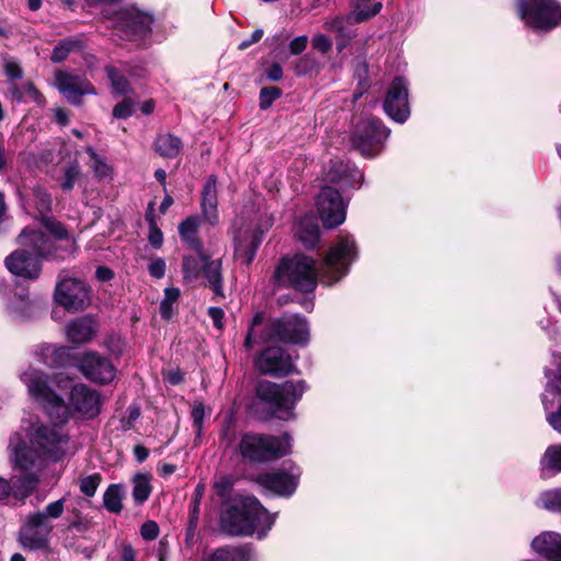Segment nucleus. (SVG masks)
I'll list each match as a JSON object with an SVG mask.
<instances>
[{
  "label": "nucleus",
  "mask_w": 561,
  "mask_h": 561,
  "mask_svg": "<svg viewBox=\"0 0 561 561\" xmlns=\"http://www.w3.org/2000/svg\"><path fill=\"white\" fill-rule=\"evenodd\" d=\"M20 378L30 396L46 410L53 423L34 428L31 435V447L19 445V435L10 439L14 466L24 471V474L19 477L12 485L13 495L15 499L23 500L32 494L38 482L37 476L27 471L37 467L43 458L58 461L70 450L69 435L64 430L70 411L64 399L55 392L54 387L66 391L70 388L71 378L64 373L49 378L33 367L24 370Z\"/></svg>",
  "instance_id": "obj_1"
},
{
  "label": "nucleus",
  "mask_w": 561,
  "mask_h": 561,
  "mask_svg": "<svg viewBox=\"0 0 561 561\" xmlns=\"http://www.w3.org/2000/svg\"><path fill=\"white\" fill-rule=\"evenodd\" d=\"M356 255L354 240L351 237H341L330 248L320 266H317L312 257L295 254L279 262L274 278L280 286L311 293L317 287L318 278L327 285H332L344 277Z\"/></svg>",
  "instance_id": "obj_2"
},
{
  "label": "nucleus",
  "mask_w": 561,
  "mask_h": 561,
  "mask_svg": "<svg viewBox=\"0 0 561 561\" xmlns=\"http://www.w3.org/2000/svg\"><path fill=\"white\" fill-rule=\"evenodd\" d=\"M44 225L56 240L65 241L69 250L56 247L42 230L26 227L18 237L20 248L5 259V266L13 275L35 280L41 275L44 259L64 260L70 254L75 240L64 226L51 218H45Z\"/></svg>",
  "instance_id": "obj_3"
},
{
  "label": "nucleus",
  "mask_w": 561,
  "mask_h": 561,
  "mask_svg": "<svg viewBox=\"0 0 561 561\" xmlns=\"http://www.w3.org/2000/svg\"><path fill=\"white\" fill-rule=\"evenodd\" d=\"M274 522L275 517L252 496L243 497L237 505L227 507L220 518L225 533L232 536L256 534L259 538L267 534Z\"/></svg>",
  "instance_id": "obj_4"
},
{
  "label": "nucleus",
  "mask_w": 561,
  "mask_h": 561,
  "mask_svg": "<svg viewBox=\"0 0 561 561\" xmlns=\"http://www.w3.org/2000/svg\"><path fill=\"white\" fill-rule=\"evenodd\" d=\"M65 510V499L49 503L44 511L30 513L20 530L18 541L30 551H46L49 549L53 519L59 518Z\"/></svg>",
  "instance_id": "obj_5"
},
{
  "label": "nucleus",
  "mask_w": 561,
  "mask_h": 561,
  "mask_svg": "<svg viewBox=\"0 0 561 561\" xmlns=\"http://www.w3.org/2000/svg\"><path fill=\"white\" fill-rule=\"evenodd\" d=\"M305 390L306 385L302 380L285 381L283 385L261 381L256 387V394L262 401L270 404L278 419L287 421L294 417L293 410Z\"/></svg>",
  "instance_id": "obj_6"
},
{
  "label": "nucleus",
  "mask_w": 561,
  "mask_h": 561,
  "mask_svg": "<svg viewBox=\"0 0 561 561\" xmlns=\"http://www.w3.org/2000/svg\"><path fill=\"white\" fill-rule=\"evenodd\" d=\"M239 448L243 458L255 462L268 461L290 453L291 437L288 434L272 436L248 433L242 436Z\"/></svg>",
  "instance_id": "obj_7"
},
{
  "label": "nucleus",
  "mask_w": 561,
  "mask_h": 561,
  "mask_svg": "<svg viewBox=\"0 0 561 561\" xmlns=\"http://www.w3.org/2000/svg\"><path fill=\"white\" fill-rule=\"evenodd\" d=\"M517 12L526 26L548 32L561 23V3L557 0H518Z\"/></svg>",
  "instance_id": "obj_8"
},
{
  "label": "nucleus",
  "mask_w": 561,
  "mask_h": 561,
  "mask_svg": "<svg viewBox=\"0 0 561 561\" xmlns=\"http://www.w3.org/2000/svg\"><path fill=\"white\" fill-rule=\"evenodd\" d=\"M382 8L380 1L370 3V0H353V11L346 18L336 16L325 21L324 28L336 34V49L342 53L355 33L348 27L375 16Z\"/></svg>",
  "instance_id": "obj_9"
},
{
  "label": "nucleus",
  "mask_w": 561,
  "mask_h": 561,
  "mask_svg": "<svg viewBox=\"0 0 561 561\" xmlns=\"http://www.w3.org/2000/svg\"><path fill=\"white\" fill-rule=\"evenodd\" d=\"M390 130L376 118H367L356 124L352 135V145L364 157H374L381 144L389 137Z\"/></svg>",
  "instance_id": "obj_10"
},
{
  "label": "nucleus",
  "mask_w": 561,
  "mask_h": 561,
  "mask_svg": "<svg viewBox=\"0 0 561 561\" xmlns=\"http://www.w3.org/2000/svg\"><path fill=\"white\" fill-rule=\"evenodd\" d=\"M55 301L68 311H80L90 305L89 289L83 280L62 272L54 294Z\"/></svg>",
  "instance_id": "obj_11"
},
{
  "label": "nucleus",
  "mask_w": 561,
  "mask_h": 561,
  "mask_svg": "<svg viewBox=\"0 0 561 561\" xmlns=\"http://www.w3.org/2000/svg\"><path fill=\"white\" fill-rule=\"evenodd\" d=\"M152 16L136 8L119 10L113 21V27L129 41L144 39L151 30Z\"/></svg>",
  "instance_id": "obj_12"
},
{
  "label": "nucleus",
  "mask_w": 561,
  "mask_h": 561,
  "mask_svg": "<svg viewBox=\"0 0 561 561\" xmlns=\"http://www.w3.org/2000/svg\"><path fill=\"white\" fill-rule=\"evenodd\" d=\"M317 207L324 227L332 229L344 222L346 204L336 188L324 186L318 196Z\"/></svg>",
  "instance_id": "obj_13"
},
{
  "label": "nucleus",
  "mask_w": 561,
  "mask_h": 561,
  "mask_svg": "<svg viewBox=\"0 0 561 561\" xmlns=\"http://www.w3.org/2000/svg\"><path fill=\"white\" fill-rule=\"evenodd\" d=\"M267 340L305 345L309 340V328L306 320L299 316H284L271 324Z\"/></svg>",
  "instance_id": "obj_14"
},
{
  "label": "nucleus",
  "mask_w": 561,
  "mask_h": 561,
  "mask_svg": "<svg viewBox=\"0 0 561 561\" xmlns=\"http://www.w3.org/2000/svg\"><path fill=\"white\" fill-rule=\"evenodd\" d=\"M300 471L297 467L282 468L256 477V483L265 491L279 496L291 495L298 484Z\"/></svg>",
  "instance_id": "obj_15"
},
{
  "label": "nucleus",
  "mask_w": 561,
  "mask_h": 561,
  "mask_svg": "<svg viewBox=\"0 0 561 561\" xmlns=\"http://www.w3.org/2000/svg\"><path fill=\"white\" fill-rule=\"evenodd\" d=\"M79 369L87 379L101 385L112 382L117 373L111 359L98 352L84 353L79 360Z\"/></svg>",
  "instance_id": "obj_16"
},
{
  "label": "nucleus",
  "mask_w": 561,
  "mask_h": 561,
  "mask_svg": "<svg viewBox=\"0 0 561 561\" xmlns=\"http://www.w3.org/2000/svg\"><path fill=\"white\" fill-rule=\"evenodd\" d=\"M55 81L59 92L73 105H80L83 95L96 94L95 88L89 80L69 70H57Z\"/></svg>",
  "instance_id": "obj_17"
},
{
  "label": "nucleus",
  "mask_w": 561,
  "mask_h": 561,
  "mask_svg": "<svg viewBox=\"0 0 561 561\" xmlns=\"http://www.w3.org/2000/svg\"><path fill=\"white\" fill-rule=\"evenodd\" d=\"M255 367L261 374L283 377L294 370V362L283 348L267 347L256 358Z\"/></svg>",
  "instance_id": "obj_18"
},
{
  "label": "nucleus",
  "mask_w": 561,
  "mask_h": 561,
  "mask_svg": "<svg viewBox=\"0 0 561 561\" xmlns=\"http://www.w3.org/2000/svg\"><path fill=\"white\" fill-rule=\"evenodd\" d=\"M385 112L398 123H403L410 115L408 102V83L403 78L392 81L383 102Z\"/></svg>",
  "instance_id": "obj_19"
},
{
  "label": "nucleus",
  "mask_w": 561,
  "mask_h": 561,
  "mask_svg": "<svg viewBox=\"0 0 561 561\" xmlns=\"http://www.w3.org/2000/svg\"><path fill=\"white\" fill-rule=\"evenodd\" d=\"M362 180V171L350 162L331 161L324 170V181L337 185L342 190L353 187Z\"/></svg>",
  "instance_id": "obj_20"
},
{
  "label": "nucleus",
  "mask_w": 561,
  "mask_h": 561,
  "mask_svg": "<svg viewBox=\"0 0 561 561\" xmlns=\"http://www.w3.org/2000/svg\"><path fill=\"white\" fill-rule=\"evenodd\" d=\"M70 404L78 413L92 419L100 412V393L85 385H76L70 392Z\"/></svg>",
  "instance_id": "obj_21"
},
{
  "label": "nucleus",
  "mask_w": 561,
  "mask_h": 561,
  "mask_svg": "<svg viewBox=\"0 0 561 561\" xmlns=\"http://www.w3.org/2000/svg\"><path fill=\"white\" fill-rule=\"evenodd\" d=\"M531 548L549 560L561 561V534L543 531L534 538Z\"/></svg>",
  "instance_id": "obj_22"
},
{
  "label": "nucleus",
  "mask_w": 561,
  "mask_h": 561,
  "mask_svg": "<svg viewBox=\"0 0 561 561\" xmlns=\"http://www.w3.org/2000/svg\"><path fill=\"white\" fill-rule=\"evenodd\" d=\"M202 209L205 219L214 225L218 221L217 180L214 175L206 181L202 192Z\"/></svg>",
  "instance_id": "obj_23"
},
{
  "label": "nucleus",
  "mask_w": 561,
  "mask_h": 561,
  "mask_svg": "<svg viewBox=\"0 0 561 561\" xmlns=\"http://www.w3.org/2000/svg\"><path fill=\"white\" fill-rule=\"evenodd\" d=\"M66 333L68 340L75 344L87 343L95 333L94 322L87 317L76 319L67 325Z\"/></svg>",
  "instance_id": "obj_24"
},
{
  "label": "nucleus",
  "mask_w": 561,
  "mask_h": 561,
  "mask_svg": "<svg viewBox=\"0 0 561 561\" xmlns=\"http://www.w3.org/2000/svg\"><path fill=\"white\" fill-rule=\"evenodd\" d=\"M320 230L312 215L305 216L296 227V236L306 248H314L319 241Z\"/></svg>",
  "instance_id": "obj_25"
},
{
  "label": "nucleus",
  "mask_w": 561,
  "mask_h": 561,
  "mask_svg": "<svg viewBox=\"0 0 561 561\" xmlns=\"http://www.w3.org/2000/svg\"><path fill=\"white\" fill-rule=\"evenodd\" d=\"M207 280L208 286L213 289L215 296L225 298L222 288V276H221V261L210 260L204 262L203 273Z\"/></svg>",
  "instance_id": "obj_26"
},
{
  "label": "nucleus",
  "mask_w": 561,
  "mask_h": 561,
  "mask_svg": "<svg viewBox=\"0 0 561 561\" xmlns=\"http://www.w3.org/2000/svg\"><path fill=\"white\" fill-rule=\"evenodd\" d=\"M208 256L203 253V249L201 248L199 252H196V255H186L183 259V278L186 283H192L197 280L204 268V262L207 261Z\"/></svg>",
  "instance_id": "obj_27"
},
{
  "label": "nucleus",
  "mask_w": 561,
  "mask_h": 561,
  "mask_svg": "<svg viewBox=\"0 0 561 561\" xmlns=\"http://www.w3.org/2000/svg\"><path fill=\"white\" fill-rule=\"evenodd\" d=\"M236 254L243 260L245 264L252 262L255 251L261 243V237L256 232H251L250 240L242 233L236 238Z\"/></svg>",
  "instance_id": "obj_28"
},
{
  "label": "nucleus",
  "mask_w": 561,
  "mask_h": 561,
  "mask_svg": "<svg viewBox=\"0 0 561 561\" xmlns=\"http://www.w3.org/2000/svg\"><path fill=\"white\" fill-rule=\"evenodd\" d=\"M69 348L65 346H56V345H41L35 354L45 365L54 367L62 364L64 359L69 354Z\"/></svg>",
  "instance_id": "obj_29"
},
{
  "label": "nucleus",
  "mask_w": 561,
  "mask_h": 561,
  "mask_svg": "<svg viewBox=\"0 0 561 561\" xmlns=\"http://www.w3.org/2000/svg\"><path fill=\"white\" fill-rule=\"evenodd\" d=\"M37 309L38 307L30 300L26 294L14 295L9 304L10 312L21 320L34 317Z\"/></svg>",
  "instance_id": "obj_30"
},
{
  "label": "nucleus",
  "mask_w": 561,
  "mask_h": 561,
  "mask_svg": "<svg viewBox=\"0 0 561 561\" xmlns=\"http://www.w3.org/2000/svg\"><path fill=\"white\" fill-rule=\"evenodd\" d=\"M8 92L11 99L16 102H23L27 99H31L35 102H41L43 99L42 94L37 91L35 85L30 81L23 82L21 84L11 82Z\"/></svg>",
  "instance_id": "obj_31"
},
{
  "label": "nucleus",
  "mask_w": 561,
  "mask_h": 561,
  "mask_svg": "<svg viewBox=\"0 0 561 561\" xmlns=\"http://www.w3.org/2000/svg\"><path fill=\"white\" fill-rule=\"evenodd\" d=\"M199 221L196 217H188L179 226V234L183 242L188 244L196 252L201 251L202 244L196 238Z\"/></svg>",
  "instance_id": "obj_32"
},
{
  "label": "nucleus",
  "mask_w": 561,
  "mask_h": 561,
  "mask_svg": "<svg viewBox=\"0 0 561 561\" xmlns=\"http://www.w3.org/2000/svg\"><path fill=\"white\" fill-rule=\"evenodd\" d=\"M542 474L561 472V444L549 446L540 459Z\"/></svg>",
  "instance_id": "obj_33"
},
{
  "label": "nucleus",
  "mask_w": 561,
  "mask_h": 561,
  "mask_svg": "<svg viewBox=\"0 0 561 561\" xmlns=\"http://www.w3.org/2000/svg\"><path fill=\"white\" fill-rule=\"evenodd\" d=\"M154 147L162 157L174 158L182 149V141L176 136L164 134L157 137Z\"/></svg>",
  "instance_id": "obj_34"
},
{
  "label": "nucleus",
  "mask_w": 561,
  "mask_h": 561,
  "mask_svg": "<svg viewBox=\"0 0 561 561\" xmlns=\"http://www.w3.org/2000/svg\"><path fill=\"white\" fill-rule=\"evenodd\" d=\"M124 488L121 484H111L103 494L104 507L114 514L123 510Z\"/></svg>",
  "instance_id": "obj_35"
},
{
  "label": "nucleus",
  "mask_w": 561,
  "mask_h": 561,
  "mask_svg": "<svg viewBox=\"0 0 561 561\" xmlns=\"http://www.w3.org/2000/svg\"><path fill=\"white\" fill-rule=\"evenodd\" d=\"M82 48L83 42L77 37L62 39L53 49L50 59L53 62H61L70 53L81 50Z\"/></svg>",
  "instance_id": "obj_36"
},
{
  "label": "nucleus",
  "mask_w": 561,
  "mask_h": 561,
  "mask_svg": "<svg viewBox=\"0 0 561 561\" xmlns=\"http://www.w3.org/2000/svg\"><path fill=\"white\" fill-rule=\"evenodd\" d=\"M205 492V486L198 483L194 491V496L190 510V524L187 528V538H193L198 524L199 506Z\"/></svg>",
  "instance_id": "obj_37"
},
{
  "label": "nucleus",
  "mask_w": 561,
  "mask_h": 561,
  "mask_svg": "<svg viewBox=\"0 0 561 561\" xmlns=\"http://www.w3.org/2000/svg\"><path fill=\"white\" fill-rule=\"evenodd\" d=\"M150 476L146 473H137L134 479L133 497L137 503H144L151 493Z\"/></svg>",
  "instance_id": "obj_38"
},
{
  "label": "nucleus",
  "mask_w": 561,
  "mask_h": 561,
  "mask_svg": "<svg viewBox=\"0 0 561 561\" xmlns=\"http://www.w3.org/2000/svg\"><path fill=\"white\" fill-rule=\"evenodd\" d=\"M536 505L550 512L561 513V489L542 492L538 496Z\"/></svg>",
  "instance_id": "obj_39"
},
{
  "label": "nucleus",
  "mask_w": 561,
  "mask_h": 561,
  "mask_svg": "<svg viewBox=\"0 0 561 561\" xmlns=\"http://www.w3.org/2000/svg\"><path fill=\"white\" fill-rule=\"evenodd\" d=\"M106 73L111 81L112 93L115 95H125L129 91L127 79L114 67H106Z\"/></svg>",
  "instance_id": "obj_40"
},
{
  "label": "nucleus",
  "mask_w": 561,
  "mask_h": 561,
  "mask_svg": "<svg viewBox=\"0 0 561 561\" xmlns=\"http://www.w3.org/2000/svg\"><path fill=\"white\" fill-rule=\"evenodd\" d=\"M206 561H248V556L238 548H221L217 549Z\"/></svg>",
  "instance_id": "obj_41"
},
{
  "label": "nucleus",
  "mask_w": 561,
  "mask_h": 561,
  "mask_svg": "<svg viewBox=\"0 0 561 561\" xmlns=\"http://www.w3.org/2000/svg\"><path fill=\"white\" fill-rule=\"evenodd\" d=\"M87 152L90 156V167L93 169L95 175L100 179H105L111 176L112 167L100 157L91 147L87 148Z\"/></svg>",
  "instance_id": "obj_42"
},
{
  "label": "nucleus",
  "mask_w": 561,
  "mask_h": 561,
  "mask_svg": "<svg viewBox=\"0 0 561 561\" xmlns=\"http://www.w3.org/2000/svg\"><path fill=\"white\" fill-rule=\"evenodd\" d=\"M180 297V290L175 287H169L164 290V298L160 302V312L162 318L170 319L172 316V306Z\"/></svg>",
  "instance_id": "obj_43"
},
{
  "label": "nucleus",
  "mask_w": 561,
  "mask_h": 561,
  "mask_svg": "<svg viewBox=\"0 0 561 561\" xmlns=\"http://www.w3.org/2000/svg\"><path fill=\"white\" fill-rule=\"evenodd\" d=\"M33 203L34 207L41 216H44L50 210V197L43 190L37 188L33 192Z\"/></svg>",
  "instance_id": "obj_44"
},
{
  "label": "nucleus",
  "mask_w": 561,
  "mask_h": 561,
  "mask_svg": "<svg viewBox=\"0 0 561 561\" xmlns=\"http://www.w3.org/2000/svg\"><path fill=\"white\" fill-rule=\"evenodd\" d=\"M101 476L93 473L80 479V491L87 496H93L100 485Z\"/></svg>",
  "instance_id": "obj_45"
},
{
  "label": "nucleus",
  "mask_w": 561,
  "mask_h": 561,
  "mask_svg": "<svg viewBox=\"0 0 561 561\" xmlns=\"http://www.w3.org/2000/svg\"><path fill=\"white\" fill-rule=\"evenodd\" d=\"M282 90L277 87H265L260 92V107L267 110L275 100L280 98Z\"/></svg>",
  "instance_id": "obj_46"
},
{
  "label": "nucleus",
  "mask_w": 561,
  "mask_h": 561,
  "mask_svg": "<svg viewBox=\"0 0 561 561\" xmlns=\"http://www.w3.org/2000/svg\"><path fill=\"white\" fill-rule=\"evenodd\" d=\"M80 178V168L77 163L69 165L64 173L61 187L65 191H70L73 188L76 182Z\"/></svg>",
  "instance_id": "obj_47"
},
{
  "label": "nucleus",
  "mask_w": 561,
  "mask_h": 561,
  "mask_svg": "<svg viewBox=\"0 0 561 561\" xmlns=\"http://www.w3.org/2000/svg\"><path fill=\"white\" fill-rule=\"evenodd\" d=\"M135 112V103L130 99H124L116 104L113 108V116L115 118L125 119L130 117Z\"/></svg>",
  "instance_id": "obj_48"
},
{
  "label": "nucleus",
  "mask_w": 561,
  "mask_h": 561,
  "mask_svg": "<svg viewBox=\"0 0 561 561\" xmlns=\"http://www.w3.org/2000/svg\"><path fill=\"white\" fill-rule=\"evenodd\" d=\"M561 393V390L554 386L552 382H548L543 393H542V404L546 411L551 409L558 398V396Z\"/></svg>",
  "instance_id": "obj_49"
},
{
  "label": "nucleus",
  "mask_w": 561,
  "mask_h": 561,
  "mask_svg": "<svg viewBox=\"0 0 561 561\" xmlns=\"http://www.w3.org/2000/svg\"><path fill=\"white\" fill-rule=\"evenodd\" d=\"M147 219H149V221H150L149 237H148L149 242L153 248L159 249V248H161V245L163 243V233L158 228V226L156 225V222L152 218H149V216H147Z\"/></svg>",
  "instance_id": "obj_50"
},
{
  "label": "nucleus",
  "mask_w": 561,
  "mask_h": 561,
  "mask_svg": "<svg viewBox=\"0 0 561 561\" xmlns=\"http://www.w3.org/2000/svg\"><path fill=\"white\" fill-rule=\"evenodd\" d=\"M191 414H192L194 427L198 432H201L202 425H203V421H204V416H205V408H204L203 402L194 401V403L192 405Z\"/></svg>",
  "instance_id": "obj_51"
},
{
  "label": "nucleus",
  "mask_w": 561,
  "mask_h": 561,
  "mask_svg": "<svg viewBox=\"0 0 561 561\" xmlns=\"http://www.w3.org/2000/svg\"><path fill=\"white\" fill-rule=\"evenodd\" d=\"M167 264L161 257L152 259L148 265L149 274L154 278H162L165 274Z\"/></svg>",
  "instance_id": "obj_52"
},
{
  "label": "nucleus",
  "mask_w": 561,
  "mask_h": 561,
  "mask_svg": "<svg viewBox=\"0 0 561 561\" xmlns=\"http://www.w3.org/2000/svg\"><path fill=\"white\" fill-rule=\"evenodd\" d=\"M312 47L320 53H328L332 48V41L324 34H317L311 41Z\"/></svg>",
  "instance_id": "obj_53"
},
{
  "label": "nucleus",
  "mask_w": 561,
  "mask_h": 561,
  "mask_svg": "<svg viewBox=\"0 0 561 561\" xmlns=\"http://www.w3.org/2000/svg\"><path fill=\"white\" fill-rule=\"evenodd\" d=\"M140 534L145 540H154L159 536V526L156 522L148 520L142 524L140 528Z\"/></svg>",
  "instance_id": "obj_54"
},
{
  "label": "nucleus",
  "mask_w": 561,
  "mask_h": 561,
  "mask_svg": "<svg viewBox=\"0 0 561 561\" xmlns=\"http://www.w3.org/2000/svg\"><path fill=\"white\" fill-rule=\"evenodd\" d=\"M262 321V317L260 314H256L252 320V325L249 329L248 335L244 341V346L247 350H251L255 343V327L260 324Z\"/></svg>",
  "instance_id": "obj_55"
},
{
  "label": "nucleus",
  "mask_w": 561,
  "mask_h": 561,
  "mask_svg": "<svg viewBox=\"0 0 561 561\" xmlns=\"http://www.w3.org/2000/svg\"><path fill=\"white\" fill-rule=\"evenodd\" d=\"M4 71L7 77L12 80V82H14V80L21 79L23 76L21 67L15 61H7Z\"/></svg>",
  "instance_id": "obj_56"
},
{
  "label": "nucleus",
  "mask_w": 561,
  "mask_h": 561,
  "mask_svg": "<svg viewBox=\"0 0 561 561\" xmlns=\"http://www.w3.org/2000/svg\"><path fill=\"white\" fill-rule=\"evenodd\" d=\"M307 44H308V37L307 36L302 35V36L295 37L289 43L290 53L294 54V55L301 54L306 49Z\"/></svg>",
  "instance_id": "obj_57"
},
{
  "label": "nucleus",
  "mask_w": 561,
  "mask_h": 561,
  "mask_svg": "<svg viewBox=\"0 0 561 561\" xmlns=\"http://www.w3.org/2000/svg\"><path fill=\"white\" fill-rule=\"evenodd\" d=\"M208 314L211 318L214 325L219 330L222 329V327H224L222 319H224V314H225L224 310L218 307H211L208 310Z\"/></svg>",
  "instance_id": "obj_58"
},
{
  "label": "nucleus",
  "mask_w": 561,
  "mask_h": 561,
  "mask_svg": "<svg viewBox=\"0 0 561 561\" xmlns=\"http://www.w3.org/2000/svg\"><path fill=\"white\" fill-rule=\"evenodd\" d=\"M547 421L554 431L561 434V405L558 408L557 412L547 415Z\"/></svg>",
  "instance_id": "obj_59"
},
{
  "label": "nucleus",
  "mask_w": 561,
  "mask_h": 561,
  "mask_svg": "<svg viewBox=\"0 0 561 561\" xmlns=\"http://www.w3.org/2000/svg\"><path fill=\"white\" fill-rule=\"evenodd\" d=\"M266 77L272 81H279L283 78V69L278 64H273L266 69Z\"/></svg>",
  "instance_id": "obj_60"
},
{
  "label": "nucleus",
  "mask_w": 561,
  "mask_h": 561,
  "mask_svg": "<svg viewBox=\"0 0 561 561\" xmlns=\"http://www.w3.org/2000/svg\"><path fill=\"white\" fill-rule=\"evenodd\" d=\"M263 36V30L257 28L255 30L249 39H245L239 44V49L243 50L251 46L254 43H257Z\"/></svg>",
  "instance_id": "obj_61"
},
{
  "label": "nucleus",
  "mask_w": 561,
  "mask_h": 561,
  "mask_svg": "<svg viewBox=\"0 0 561 561\" xmlns=\"http://www.w3.org/2000/svg\"><path fill=\"white\" fill-rule=\"evenodd\" d=\"M13 494V486L10 481L0 478V501L8 499Z\"/></svg>",
  "instance_id": "obj_62"
},
{
  "label": "nucleus",
  "mask_w": 561,
  "mask_h": 561,
  "mask_svg": "<svg viewBox=\"0 0 561 561\" xmlns=\"http://www.w3.org/2000/svg\"><path fill=\"white\" fill-rule=\"evenodd\" d=\"M122 561H136V552L131 545H122Z\"/></svg>",
  "instance_id": "obj_63"
},
{
  "label": "nucleus",
  "mask_w": 561,
  "mask_h": 561,
  "mask_svg": "<svg viewBox=\"0 0 561 561\" xmlns=\"http://www.w3.org/2000/svg\"><path fill=\"white\" fill-rule=\"evenodd\" d=\"M114 276V273L108 267H98L96 270V278L101 282H107L111 280Z\"/></svg>",
  "instance_id": "obj_64"
}]
</instances>
